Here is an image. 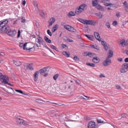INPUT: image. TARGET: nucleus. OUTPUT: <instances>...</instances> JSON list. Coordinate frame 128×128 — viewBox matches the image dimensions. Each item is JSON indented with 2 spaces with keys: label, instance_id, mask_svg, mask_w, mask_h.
Wrapping results in <instances>:
<instances>
[{
  "label": "nucleus",
  "instance_id": "nucleus-2",
  "mask_svg": "<svg viewBox=\"0 0 128 128\" xmlns=\"http://www.w3.org/2000/svg\"><path fill=\"white\" fill-rule=\"evenodd\" d=\"M8 21L5 20L3 21H0V30L2 31L7 32L8 28L9 27L8 26Z\"/></svg>",
  "mask_w": 128,
  "mask_h": 128
},
{
  "label": "nucleus",
  "instance_id": "nucleus-42",
  "mask_svg": "<svg viewBox=\"0 0 128 128\" xmlns=\"http://www.w3.org/2000/svg\"><path fill=\"white\" fill-rule=\"evenodd\" d=\"M50 47L52 49L55 50L56 51H57L56 50V47L54 46L53 45H51L50 46Z\"/></svg>",
  "mask_w": 128,
  "mask_h": 128
},
{
  "label": "nucleus",
  "instance_id": "nucleus-25",
  "mask_svg": "<svg viewBox=\"0 0 128 128\" xmlns=\"http://www.w3.org/2000/svg\"><path fill=\"white\" fill-rule=\"evenodd\" d=\"M95 15L98 16L100 18H101L102 17L103 15L100 12H99L98 13H96Z\"/></svg>",
  "mask_w": 128,
  "mask_h": 128
},
{
  "label": "nucleus",
  "instance_id": "nucleus-1",
  "mask_svg": "<svg viewBox=\"0 0 128 128\" xmlns=\"http://www.w3.org/2000/svg\"><path fill=\"white\" fill-rule=\"evenodd\" d=\"M50 70L48 69V67H46L40 69L39 71V72L36 71L34 75V81L36 82L37 80L39 72L41 74L43 75L45 73L48 72Z\"/></svg>",
  "mask_w": 128,
  "mask_h": 128
},
{
  "label": "nucleus",
  "instance_id": "nucleus-58",
  "mask_svg": "<svg viewBox=\"0 0 128 128\" xmlns=\"http://www.w3.org/2000/svg\"><path fill=\"white\" fill-rule=\"evenodd\" d=\"M67 40H68L69 42H73V40H70V39H69V38H68L67 39Z\"/></svg>",
  "mask_w": 128,
  "mask_h": 128
},
{
  "label": "nucleus",
  "instance_id": "nucleus-38",
  "mask_svg": "<svg viewBox=\"0 0 128 128\" xmlns=\"http://www.w3.org/2000/svg\"><path fill=\"white\" fill-rule=\"evenodd\" d=\"M70 26L68 25H66L64 26L65 28L68 31L69 30Z\"/></svg>",
  "mask_w": 128,
  "mask_h": 128
},
{
  "label": "nucleus",
  "instance_id": "nucleus-19",
  "mask_svg": "<svg viewBox=\"0 0 128 128\" xmlns=\"http://www.w3.org/2000/svg\"><path fill=\"white\" fill-rule=\"evenodd\" d=\"M128 64L124 63L122 66V68L128 71Z\"/></svg>",
  "mask_w": 128,
  "mask_h": 128
},
{
  "label": "nucleus",
  "instance_id": "nucleus-59",
  "mask_svg": "<svg viewBox=\"0 0 128 128\" xmlns=\"http://www.w3.org/2000/svg\"><path fill=\"white\" fill-rule=\"evenodd\" d=\"M84 119L86 120H90V118L88 117H85L84 118Z\"/></svg>",
  "mask_w": 128,
  "mask_h": 128
},
{
  "label": "nucleus",
  "instance_id": "nucleus-31",
  "mask_svg": "<svg viewBox=\"0 0 128 128\" xmlns=\"http://www.w3.org/2000/svg\"><path fill=\"white\" fill-rule=\"evenodd\" d=\"M78 8H77L76 10L75 13V14H78L81 12L82 11V10H80V9L78 10Z\"/></svg>",
  "mask_w": 128,
  "mask_h": 128
},
{
  "label": "nucleus",
  "instance_id": "nucleus-48",
  "mask_svg": "<svg viewBox=\"0 0 128 128\" xmlns=\"http://www.w3.org/2000/svg\"><path fill=\"white\" fill-rule=\"evenodd\" d=\"M75 82L76 84H77L79 85L80 84V80H76Z\"/></svg>",
  "mask_w": 128,
  "mask_h": 128
},
{
  "label": "nucleus",
  "instance_id": "nucleus-57",
  "mask_svg": "<svg viewBox=\"0 0 128 128\" xmlns=\"http://www.w3.org/2000/svg\"><path fill=\"white\" fill-rule=\"evenodd\" d=\"M0 56H3L5 55L4 54V52H1L0 53Z\"/></svg>",
  "mask_w": 128,
  "mask_h": 128
},
{
  "label": "nucleus",
  "instance_id": "nucleus-47",
  "mask_svg": "<svg viewBox=\"0 0 128 128\" xmlns=\"http://www.w3.org/2000/svg\"><path fill=\"white\" fill-rule=\"evenodd\" d=\"M40 100L42 101L43 102H45V101H44L43 100H39V99H36L35 100V101L36 102H38V103L41 102V103H42L41 102H40L39 101H40Z\"/></svg>",
  "mask_w": 128,
  "mask_h": 128
},
{
  "label": "nucleus",
  "instance_id": "nucleus-60",
  "mask_svg": "<svg viewBox=\"0 0 128 128\" xmlns=\"http://www.w3.org/2000/svg\"><path fill=\"white\" fill-rule=\"evenodd\" d=\"M125 10L126 12H128V6L125 7Z\"/></svg>",
  "mask_w": 128,
  "mask_h": 128
},
{
  "label": "nucleus",
  "instance_id": "nucleus-8",
  "mask_svg": "<svg viewBox=\"0 0 128 128\" xmlns=\"http://www.w3.org/2000/svg\"><path fill=\"white\" fill-rule=\"evenodd\" d=\"M55 18L54 17H52L50 18L48 22V23H49L48 26H52V24L55 22Z\"/></svg>",
  "mask_w": 128,
  "mask_h": 128
},
{
  "label": "nucleus",
  "instance_id": "nucleus-40",
  "mask_svg": "<svg viewBox=\"0 0 128 128\" xmlns=\"http://www.w3.org/2000/svg\"><path fill=\"white\" fill-rule=\"evenodd\" d=\"M121 118H120V119L122 118H126V117L128 115L127 114H122L121 115Z\"/></svg>",
  "mask_w": 128,
  "mask_h": 128
},
{
  "label": "nucleus",
  "instance_id": "nucleus-56",
  "mask_svg": "<svg viewBox=\"0 0 128 128\" xmlns=\"http://www.w3.org/2000/svg\"><path fill=\"white\" fill-rule=\"evenodd\" d=\"M117 60L120 62H122V58H118Z\"/></svg>",
  "mask_w": 128,
  "mask_h": 128
},
{
  "label": "nucleus",
  "instance_id": "nucleus-10",
  "mask_svg": "<svg viewBox=\"0 0 128 128\" xmlns=\"http://www.w3.org/2000/svg\"><path fill=\"white\" fill-rule=\"evenodd\" d=\"M100 58L98 57H94L92 59V61L95 63L98 62L100 61Z\"/></svg>",
  "mask_w": 128,
  "mask_h": 128
},
{
  "label": "nucleus",
  "instance_id": "nucleus-54",
  "mask_svg": "<svg viewBox=\"0 0 128 128\" xmlns=\"http://www.w3.org/2000/svg\"><path fill=\"white\" fill-rule=\"evenodd\" d=\"M117 24V22L116 21H114L112 22V24L114 26H115Z\"/></svg>",
  "mask_w": 128,
  "mask_h": 128
},
{
  "label": "nucleus",
  "instance_id": "nucleus-26",
  "mask_svg": "<svg viewBox=\"0 0 128 128\" xmlns=\"http://www.w3.org/2000/svg\"><path fill=\"white\" fill-rule=\"evenodd\" d=\"M44 40L45 41L48 43H51V40L49 39L47 36H45L44 37Z\"/></svg>",
  "mask_w": 128,
  "mask_h": 128
},
{
  "label": "nucleus",
  "instance_id": "nucleus-36",
  "mask_svg": "<svg viewBox=\"0 0 128 128\" xmlns=\"http://www.w3.org/2000/svg\"><path fill=\"white\" fill-rule=\"evenodd\" d=\"M15 91L17 92H19V93H20L21 94H22L24 95H25V94L24 93L22 92V91L21 90H15Z\"/></svg>",
  "mask_w": 128,
  "mask_h": 128
},
{
  "label": "nucleus",
  "instance_id": "nucleus-61",
  "mask_svg": "<svg viewBox=\"0 0 128 128\" xmlns=\"http://www.w3.org/2000/svg\"><path fill=\"white\" fill-rule=\"evenodd\" d=\"M59 120L60 121V122H61L63 124H65L66 123L65 122H64L63 121H61L60 120V118H59Z\"/></svg>",
  "mask_w": 128,
  "mask_h": 128
},
{
  "label": "nucleus",
  "instance_id": "nucleus-43",
  "mask_svg": "<svg viewBox=\"0 0 128 128\" xmlns=\"http://www.w3.org/2000/svg\"><path fill=\"white\" fill-rule=\"evenodd\" d=\"M74 59L75 61H78L79 60V58L76 56H75L74 58Z\"/></svg>",
  "mask_w": 128,
  "mask_h": 128
},
{
  "label": "nucleus",
  "instance_id": "nucleus-18",
  "mask_svg": "<svg viewBox=\"0 0 128 128\" xmlns=\"http://www.w3.org/2000/svg\"><path fill=\"white\" fill-rule=\"evenodd\" d=\"M40 15L42 18H44L46 16V14L43 10H42Z\"/></svg>",
  "mask_w": 128,
  "mask_h": 128
},
{
  "label": "nucleus",
  "instance_id": "nucleus-63",
  "mask_svg": "<svg viewBox=\"0 0 128 128\" xmlns=\"http://www.w3.org/2000/svg\"><path fill=\"white\" fill-rule=\"evenodd\" d=\"M104 46V48L107 51L108 50V47L107 46V45H106Z\"/></svg>",
  "mask_w": 128,
  "mask_h": 128
},
{
  "label": "nucleus",
  "instance_id": "nucleus-45",
  "mask_svg": "<svg viewBox=\"0 0 128 128\" xmlns=\"http://www.w3.org/2000/svg\"><path fill=\"white\" fill-rule=\"evenodd\" d=\"M47 32L48 34L50 36H52V34L49 30H47Z\"/></svg>",
  "mask_w": 128,
  "mask_h": 128
},
{
  "label": "nucleus",
  "instance_id": "nucleus-37",
  "mask_svg": "<svg viewBox=\"0 0 128 128\" xmlns=\"http://www.w3.org/2000/svg\"><path fill=\"white\" fill-rule=\"evenodd\" d=\"M78 21L81 22V23H83L84 24H85V20H84L80 18H79L78 19Z\"/></svg>",
  "mask_w": 128,
  "mask_h": 128
},
{
  "label": "nucleus",
  "instance_id": "nucleus-28",
  "mask_svg": "<svg viewBox=\"0 0 128 128\" xmlns=\"http://www.w3.org/2000/svg\"><path fill=\"white\" fill-rule=\"evenodd\" d=\"M90 46L91 48H93L94 49H96L97 50H99V48L98 46L96 45H94L92 44H90Z\"/></svg>",
  "mask_w": 128,
  "mask_h": 128
},
{
  "label": "nucleus",
  "instance_id": "nucleus-44",
  "mask_svg": "<svg viewBox=\"0 0 128 128\" xmlns=\"http://www.w3.org/2000/svg\"><path fill=\"white\" fill-rule=\"evenodd\" d=\"M106 25L108 28H110V24L109 22H107L106 23Z\"/></svg>",
  "mask_w": 128,
  "mask_h": 128
},
{
  "label": "nucleus",
  "instance_id": "nucleus-6",
  "mask_svg": "<svg viewBox=\"0 0 128 128\" xmlns=\"http://www.w3.org/2000/svg\"><path fill=\"white\" fill-rule=\"evenodd\" d=\"M1 80H2V83L5 84H7L8 82L9 81L8 78V77L4 75L3 77L0 79Z\"/></svg>",
  "mask_w": 128,
  "mask_h": 128
},
{
  "label": "nucleus",
  "instance_id": "nucleus-20",
  "mask_svg": "<svg viewBox=\"0 0 128 128\" xmlns=\"http://www.w3.org/2000/svg\"><path fill=\"white\" fill-rule=\"evenodd\" d=\"M76 15L75 13L74 12L71 11L69 12L68 14V16L69 18H70L72 16H74Z\"/></svg>",
  "mask_w": 128,
  "mask_h": 128
},
{
  "label": "nucleus",
  "instance_id": "nucleus-53",
  "mask_svg": "<svg viewBox=\"0 0 128 128\" xmlns=\"http://www.w3.org/2000/svg\"><path fill=\"white\" fill-rule=\"evenodd\" d=\"M27 43L26 42L24 44V45H23V48L24 50H25L26 49V48L25 47L27 45Z\"/></svg>",
  "mask_w": 128,
  "mask_h": 128
},
{
  "label": "nucleus",
  "instance_id": "nucleus-51",
  "mask_svg": "<svg viewBox=\"0 0 128 128\" xmlns=\"http://www.w3.org/2000/svg\"><path fill=\"white\" fill-rule=\"evenodd\" d=\"M120 12H117L116 14V16L117 17L120 16Z\"/></svg>",
  "mask_w": 128,
  "mask_h": 128
},
{
  "label": "nucleus",
  "instance_id": "nucleus-29",
  "mask_svg": "<svg viewBox=\"0 0 128 128\" xmlns=\"http://www.w3.org/2000/svg\"><path fill=\"white\" fill-rule=\"evenodd\" d=\"M62 54L67 57H68L70 56V54H68L66 51H64L62 52Z\"/></svg>",
  "mask_w": 128,
  "mask_h": 128
},
{
  "label": "nucleus",
  "instance_id": "nucleus-21",
  "mask_svg": "<svg viewBox=\"0 0 128 128\" xmlns=\"http://www.w3.org/2000/svg\"><path fill=\"white\" fill-rule=\"evenodd\" d=\"M58 27V25L56 24L54 25L52 29V32H55L56 30H57Z\"/></svg>",
  "mask_w": 128,
  "mask_h": 128
},
{
  "label": "nucleus",
  "instance_id": "nucleus-52",
  "mask_svg": "<svg viewBox=\"0 0 128 128\" xmlns=\"http://www.w3.org/2000/svg\"><path fill=\"white\" fill-rule=\"evenodd\" d=\"M36 41L39 44H41V42L39 40V39L38 38L36 40Z\"/></svg>",
  "mask_w": 128,
  "mask_h": 128
},
{
  "label": "nucleus",
  "instance_id": "nucleus-5",
  "mask_svg": "<svg viewBox=\"0 0 128 128\" xmlns=\"http://www.w3.org/2000/svg\"><path fill=\"white\" fill-rule=\"evenodd\" d=\"M111 62V60L110 59L106 58L105 60L103 62V65L105 66L109 65Z\"/></svg>",
  "mask_w": 128,
  "mask_h": 128
},
{
  "label": "nucleus",
  "instance_id": "nucleus-27",
  "mask_svg": "<svg viewBox=\"0 0 128 128\" xmlns=\"http://www.w3.org/2000/svg\"><path fill=\"white\" fill-rule=\"evenodd\" d=\"M32 64H29L27 66V68H29L30 70H33V68L32 67Z\"/></svg>",
  "mask_w": 128,
  "mask_h": 128
},
{
  "label": "nucleus",
  "instance_id": "nucleus-7",
  "mask_svg": "<svg viewBox=\"0 0 128 128\" xmlns=\"http://www.w3.org/2000/svg\"><path fill=\"white\" fill-rule=\"evenodd\" d=\"M95 126V123L93 121H91L88 124V128H94Z\"/></svg>",
  "mask_w": 128,
  "mask_h": 128
},
{
  "label": "nucleus",
  "instance_id": "nucleus-32",
  "mask_svg": "<svg viewBox=\"0 0 128 128\" xmlns=\"http://www.w3.org/2000/svg\"><path fill=\"white\" fill-rule=\"evenodd\" d=\"M104 4L106 6L110 7H111V6L112 5V4L111 3H108L106 2H104Z\"/></svg>",
  "mask_w": 128,
  "mask_h": 128
},
{
  "label": "nucleus",
  "instance_id": "nucleus-12",
  "mask_svg": "<svg viewBox=\"0 0 128 128\" xmlns=\"http://www.w3.org/2000/svg\"><path fill=\"white\" fill-rule=\"evenodd\" d=\"M96 6V8L98 10L104 11V10L103 7L100 4H98Z\"/></svg>",
  "mask_w": 128,
  "mask_h": 128
},
{
  "label": "nucleus",
  "instance_id": "nucleus-22",
  "mask_svg": "<svg viewBox=\"0 0 128 128\" xmlns=\"http://www.w3.org/2000/svg\"><path fill=\"white\" fill-rule=\"evenodd\" d=\"M14 64L17 66H20L22 64L21 62L20 61L17 60L16 61H14Z\"/></svg>",
  "mask_w": 128,
  "mask_h": 128
},
{
  "label": "nucleus",
  "instance_id": "nucleus-17",
  "mask_svg": "<svg viewBox=\"0 0 128 128\" xmlns=\"http://www.w3.org/2000/svg\"><path fill=\"white\" fill-rule=\"evenodd\" d=\"M98 0H92V5L94 6H96L98 4Z\"/></svg>",
  "mask_w": 128,
  "mask_h": 128
},
{
  "label": "nucleus",
  "instance_id": "nucleus-41",
  "mask_svg": "<svg viewBox=\"0 0 128 128\" xmlns=\"http://www.w3.org/2000/svg\"><path fill=\"white\" fill-rule=\"evenodd\" d=\"M34 5L37 7H38V2L36 1H34L33 2Z\"/></svg>",
  "mask_w": 128,
  "mask_h": 128
},
{
  "label": "nucleus",
  "instance_id": "nucleus-62",
  "mask_svg": "<svg viewBox=\"0 0 128 128\" xmlns=\"http://www.w3.org/2000/svg\"><path fill=\"white\" fill-rule=\"evenodd\" d=\"M116 88L118 89H120L121 88L120 86L119 85H117L116 86Z\"/></svg>",
  "mask_w": 128,
  "mask_h": 128
},
{
  "label": "nucleus",
  "instance_id": "nucleus-4",
  "mask_svg": "<svg viewBox=\"0 0 128 128\" xmlns=\"http://www.w3.org/2000/svg\"><path fill=\"white\" fill-rule=\"evenodd\" d=\"M8 30L7 31V32H6L10 36H14L16 33V32L14 30H10L9 29V27L8 29Z\"/></svg>",
  "mask_w": 128,
  "mask_h": 128
},
{
  "label": "nucleus",
  "instance_id": "nucleus-55",
  "mask_svg": "<svg viewBox=\"0 0 128 128\" xmlns=\"http://www.w3.org/2000/svg\"><path fill=\"white\" fill-rule=\"evenodd\" d=\"M18 34L17 36V38H18L20 37V30H18Z\"/></svg>",
  "mask_w": 128,
  "mask_h": 128
},
{
  "label": "nucleus",
  "instance_id": "nucleus-3",
  "mask_svg": "<svg viewBox=\"0 0 128 128\" xmlns=\"http://www.w3.org/2000/svg\"><path fill=\"white\" fill-rule=\"evenodd\" d=\"M16 120L18 124H23L24 126H28V124H26L24 120L21 117L18 116L16 118Z\"/></svg>",
  "mask_w": 128,
  "mask_h": 128
},
{
  "label": "nucleus",
  "instance_id": "nucleus-50",
  "mask_svg": "<svg viewBox=\"0 0 128 128\" xmlns=\"http://www.w3.org/2000/svg\"><path fill=\"white\" fill-rule=\"evenodd\" d=\"M102 45L104 46H105L106 45V42L104 41H102Z\"/></svg>",
  "mask_w": 128,
  "mask_h": 128
},
{
  "label": "nucleus",
  "instance_id": "nucleus-30",
  "mask_svg": "<svg viewBox=\"0 0 128 128\" xmlns=\"http://www.w3.org/2000/svg\"><path fill=\"white\" fill-rule=\"evenodd\" d=\"M96 121L98 123H102L104 122L101 119L99 118H96Z\"/></svg>",
  "mask_w": 128,
  "mask_h": 128
},
{
  "label": "nucleus",
  "instance_id": "nucleus-49",
  "mask_svg": "<svg viewBox=\"0 0 128 128\" xmlns=\"http://www.w3.org/2000/svg\"><path fill=\"white\" fill-rule=\"evenodd\" d=\"M21 21L22 23H24L26 21V20L24 18H22L21 19Z\"/></svg>",
  "mask_w": 128,
  "mask_h": 128
},
{
  "label": "nucleus",
  "instance_id": "nucleus-14",
  "mask_svg": "<svg viewBox=\"0 0 128 128\" xmlns=\"http://www.w3.org/2000/svg\"><path fill=\"white\" fill-rule=\"evenodd\" d=\"M84 35L87 37L90 40L92 41L93 40V39H94V38L93 36L86 34H85Z\"/></svg>",
  "mask_w": 128,
  "mask_h": 128
},
{
  "label": "nucleus",
  "instance_id": "nucleus-23",
  "mask_svg": "<svg viewBox=\"0 0 128 128\" xmlns=\"http://www.w3.org/2000/svg\"><path fill=\"white\" fill-rule=\"evenodd\" d=\"M68 31L72 32H76V30L74 28L71 27V26L70 27L69 30Z\"/></svg>",
  "mask_w": 128,
  "mask_h": 128
},
{
  "label": "nucleus",
  "instance_id": "nucleus-33",
  "mask_svg": "<svg viewBox=\"0 0 128 128\" xmlns=\"http://www.w3.org/2000/svg\"><path fill=\"white\" fill-rule=\"evenodd\" d=\"M86 64L87 66H90L91 67H94L95 66V64H94L92 63H86Z\"/></svg>",
  "mask_w": 128,
  "mask_h": 128
},
{
  "label": "nucleus",
  "instance_id": "nucleus-15",
  "mask_svg": "<svg viewBox=\"0 0 128 128\" xmlns=\"http://www.w3.org/2000/svg\"><path fill=\"white\" fill-rule=\"evenodd\" d=\"M113 56V52L111 50H109L108 53V55L107 58L110 59V58L112 57Z\"/></svg>",
  "mask_w": 128,
  "mask_h": 128
},
{
  "label": "nucleus",
  "instance_id": "nucleus-9",
  "mask_svg": "<svg viewBox=\"0 0 128 128\" xmlns=\"http://www.w3.org/2000/svg\"><path fill=\"white\" fill-rule=\"evenodd\" d=\"M84 23V24L94 26L96 22L92 20H86Z\"/></svg>",
  "mask_w": 128,
  "mask_h": 128
},
{
  "label": "nucleus",
  "instance_id": "nucleus-46",
  "mask_svg": "<svg viewBox=\"0 0 128 128\" xmlns=\"http://www.w3.org/2000/svg\"><path fill=\"white\" fill-rule=\"evenodd\" d=\"M124 5V7H127L128 6V3L127 2L125 1L123 3Z\"/></svg>",
  "mask_w": 128,
  "mask_h": 128
},
{
  "label": "nucleus",
  "instance_id": "nucleus-24",
  "mask_svg": "<svg viewBox=\"0 0 128 128\" xmlns=\"http://www.w3.org/2000/svg\"><path fill=\"white\" fill-rule=\"evenodd\" d=\"M120 44H122L123 46L126 45V41L124 39H122L120 41Z\"/></svg>",
  "mask_w": 128,
  "mask_h": 128
},
{
  "label": "nucleus",
  "instance_id": "nucleus-35",
  "mask_svg": "<svg viewBox=\"0 0 128 128\" xmlns=\"http://www.w3.org/2000/svg\"><path fill=\"white\" fill-rule=\"evenodd\" d=\"M128 71L122 68L120 69V72L121 73H125L126 72Z\"/></svg>",
  "mask_w": 128,
  "mask_h": 128
},
{
  "label": "nucleus",
  "instance_id": "nucleus-13",
  "mask_svg": "<svg viewBox=\"0 0 128 128\" xmlns=\"http://www.w3.org/2000/svg\"><path fill=\"white\" fill-rule=\"evenodd\" d=\"M87 7V5L86 4H83L80 6L79 7L78 9L81 10L82 11V10H85L86 9Z\"/></svg>",
  "mask_w": 128,
  "mask_h": 128
},
{
  "label": "nucleus",
  "instance_id": "nucleus-16",
  "mask_svg": "<svg viewBox=\"0 0 128 128\" xmlns=\"http://www.w3.org/2000/svg\"><path fill=\"white\" fill-rule=\"evenodd\" d=\"M56 111L52 110L50 111V113L51 116L52 117L56 116Z\"/></svg>",
  "mask_w": 128,
  "mask_h": 128
},
{
  "label": "nucleus",
  "instance_id": "nucleus-39",
  "mask_svg": "<svg viewBox=\"0 0 128 128\" xmlns=\"http://www.w3.org/2000/svg\"><path fill=\"white\" fill-rule=\"evenodd\" d=\"M93 53L90 52H88L86 56H88L89 57H92V56H93Z\"/></svg>",
  "mask_w": 128,
  "mask_h": 128
},
{
  "label": "nucleus",
  "instance_id": "nucleus-34",
  "mask_svg": "<svg viewBox=\"0 0 128 128\" xmlns=\"http://www.w3.org/2000/svg\"><path fill=\"white\" fill-rule=\"evenodd\" d=\"M58 76L59 74H56L54 76L53 78L55 80H56L58 78Z\"/></svg>",
  "mask_w": 128,
  "mask_h": 128
},
{
  "label": "nucleus",
  "instance_id": "nucleus-11",
  "mask_svg": "<svg viewBox=\"0 0 128 128\" xmlns=\"http://www.w3.org/2000/svg\"><path fill=\"white\" fill-rule=\"evenodd\" d=\"M94 35L96 38L99 41L100 40V38L98 33L95 32H94Z\"/></svg>",
  "mask_w": 128,
  "mask_h": 128
},
{
  "label": "nucleus",
  "instance_id": "nucleus-64",
  "mask_svg": "<svg viewBox=\"0 0 128 128\" xmlns=\"http://www.w3.org/2000/svg\"><path fill=\"white\" fill-rule=\"evenodd\" d=\"M124 61L126 62H128V58H126L124 59Z\"/></svg>",
  "mask_w": 128,
  "mask_h": 128
}]
</instances>
